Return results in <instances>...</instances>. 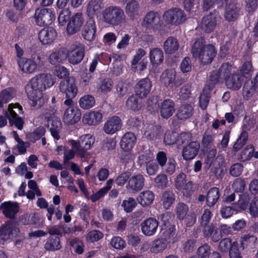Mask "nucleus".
Listing matches in <instances>:
<instances>
[{"label":"nucleus","mask_w":258,"mask_h":258,"mask_svg":"<svg viewBox=\"0 0 258 258\" xmlns=\"http://www.w3.org/2000/svg\"><path fill=\"white\" fill-rule=\"evenodd\" d=\"M258 92V87L252 81H247L244 84L242 95L245 100H248Z\"/></svg>","instance_id":"2f4dec72"},{"label":"nucleus","mask_w":258,"mask_h":258,"mask_svg":"<svg viewBox=\"0 0 258 258\" xmlns=\"http://www.w3.org/2000/svg\"><path fill=\"white\" fill-rule=\"evenodd\" d=\"M152 88V83L148 78L140 80L136 85L135 92L140 98L146 97L150 92Z\"/></svg>","instance_id":"f3484780"},{"label":"nucleus","mask_w":258,"mask_h":258,"mask_svg":"<svg viewBox=\"0 0 258 258\" xmlns=\"http://www.w3.org/2000/svg\"><path fill=\"white\" fill-rule=\"evenodd\" d=\"M54 83L55 79L50 74H40L31 79L25 89L29 99L32 101V106L37 109L44 104L46 100L43 92Z\"/></svg>","instance_id":"f257e3e1"},{"label":"nucleus","mask_w":258,"mask_h":258,"mask_svg":"<svg viewBox=\"0 0 258 258\" xmlns=\"http://www.w3.org/2000/svg\"><path fill=\"white\" fill-rule=\"evenodd\" d=\"M71 12L68 8L62 9L59 13L58 21L60 25L64 26L71 19Z\"/></svg>","instance_id":"4d7b16f0"},{"label":"nucleus","mask_w":258,"mask_h":258,"mask_svg":"<svg viewBox=\"0 0 258 258\" xmlns=\"http://www.w3.org/2000/svg\"><path fill=\"white\" fill-rule=\"evenodd\" d=\"M212 87L210 85H206L199 97V104L200 107L205 110L209 104Z\"/></svg>","instance_id":"c9c22d12"},{"label":"nucleus","mask_w":258,"mask_h":258,"mask_svg":"<svg viewBox=\"0 0 258 258\" xmlns=\"http://www.w3.org/2000/svg\"><path fill=\"white\" fill-rule=\"evenodd\" d=\"M168 241L163 238H158L154 240L150 248V251L153 253H158L163 251L168 245Z\"/></svg>","instance_id":"58836bf2"},{"label":"nucleus","mask_w":258,"mask_h":258,"mask_svg":"<svg viewBox=\"0 0 258 258\" xmlns=\"http://www.w3.org/2000/svg\"><path fill=\"white\" fill-rule=\"evenodd\" d=\"M94 142L95 138L93 135L88 134L81 136L78 141L71 140L69 143L76 151L77 155L85 161L89 157L90 155L87 151L92 148Z\"/></svg>","instance_id":"20e7f679"},{"label":"nucleus","mask_w":258,"mask_h":258,"mask_svg":"<svg viewBox=\"0 0 258 258\" xmlns=\"http://www.w3.org/2000/svg\"><path fill=\"white\" fill-rule=\"evenodd\" d=\"M122 126L121 119L117 116L109 118L104 125V131L107 134L112 135L119 131Z\"/></svg>","instance_id":"a211bd4d"},{"label":"nucleus","mask_w":258,"mask_h":258,"mask_svg":"<svg viewBox=\"0 0 258 258\" xmlns=\"http://www.w3.org/2000/svg\"><path fill=\"white\" fill-rule=\"evenodd\" d=\"M125 12L132 20L137 19L140 15V5L136 0H126Z\"/></svg>","instance_id":"4be33fe9"},{"label":"nucleus","mask_w":258,"mask_h":258,"mask_svg":"<svg viewBox=\"0 0 258 258\" xmlns=\"http://www.w3.org/2000/svg\"><path fill=\"white\" fill-rule=\"evenodd\" d=\"M247 138V133L245 131H242L240 136L233 145V150L236 152L240 150L246 144Z\"/></svg>","instance_id":"5fc2aeb1"},{"label":"nucleus","mask_w":258,"mask_h":258,"mask_svg":"<svg viewBox=\"0 0 258 258\" xmlns=\"http://www.w3.org/2000/svg\"><path fill=\"white\" fill-rule=\"evenodd\" d=\"M175 201V196L171 191H165L162 195L161 201L165 210L169 209Z\"/></svg>","instance_id":"ea45409f"},{"label":"nucleus","mask_w":258,"mask_h":258,"mask_svg":"<svg viewBox=\"0 0 258 258\" xmlns=\"http://www.w3.org/2000/svg\"><path fill=\"white\" fill-rule=\"evenodd\" d=\"M200 149V144L197 141L190 142L184 146L182 149V157L185 160L194 159L197 155Z\"/></svg>","instance_id":"aec40b11"},{"label":"nucleus","mask_w":258,"mask_h":258,"mask_svg":"<svg viewBox=\"0 0 258 258\" xmlns=\"http://www.w3.org/2000/svg\"><path fill=\"white\" fill-rule=\"evenodd\" d=\"M158 225L159 222L155 218H149L142 223V232L146 236H151L156 233Z\"/></svg>","instance_id":"dca6fc26"},{"label":"nucleus","mask_w":258,"mask_h":258,"mask_svg":"<svg viewBox=\"0 0 258 258\" xmlns=\"http://www.w3.org/2000/svg\"><path fill=\"white\" fill-rule=\"evenodd\" d=\"M176 163L174 160L169 159L168 161L163 166L162 169L163 171L169 175H172L174 173L176 169Z\"/></svg>","instance_id":"bf43d9fd"},{"label":"nucleus","mask_w":258,"mask_h":258,"mask_svg":"<svg viewBox=\"0 0 258 258\" xmlns=\"http://www.w3.org/2000/svg\"><path fill=\"white\" fill-rule=\"evenodd\" d=\"M232 243L230 239L226 238L223 239L219 243L218 249L223 252H227L232 247Z\"/></svg>","instance_id":"69168bd1"},{"label":"nucleus","mask_w":258,"mask_h":258,"mask_svg":"<svg viewBox=\"0 0 258 258\" xmlns=\"http://www.w3.org/2000/svg\"><path fill=\"white\" fill-rule=\"evenodd\" d=\"M227 87L232 90H238L241 86L240 77L238 75H232L225 79Z\"/></svg>","instance_id":"a18cd8bd"},{"label":"nucleus","mask_w":258,"mask_h":258,"mask_svg":"<svg viewBox=\"0 0 258 258\" xmlns=\"http://www.w3.org/2000/svg\"><path fill=\"white\" fill-rule=\"evenodd\" d=\"M149 57L151 64L157 67L163 61L164 53L161 49L155 48L150 50Z\"/></svg>","instance_id":"f704fd0d"},{"label":"nucleus","mask_w":258,"mask_h":258,"mask_svg":"<svg viewBox=\"0 0 258 258\" xmlns=\"http://www.w3.org/2000/svg\"><path fill=\"white\" fill-rule=\"evenodd\" d=\"M232 70V65L229 63H224L220 67L219 72L225 80L229 77V75L231 73Z\"/></svg>","instance_id":"e2e57ef3"},{"label":"nucleus","mask_w":258,"mask_h":258,"mask_svg":"<svg viewBox=\"0 0 258 258\" xmlns=\"http://www.w3.org/2000/svg\"><path fill=\"white\" fill-rule=\"evenodd\" d=\"M103 21L112 26L121 25L125 21V15L123 9L116 6H109L102 12Z\"/></svg>","instance_id":"39448f33"},{"label":"nucleus","mask_w":258,"mask_h":258,"mask_svg":"<svg viewBox=\"0 0 258 258\" xmlns=\"http://www.w3.org/2000/svg\"><path fill=\"white\" fill-rule=\"evenodd\" d=\"M154 181L157 185L161 188H164L167 187L168 179L167 176L164 174L157 175L155 178Z\"/></svg>","instance_id":"774afa93"},{"label":"nucleus","mask_w":258,"mask_h":258,"mask_svg":"<svg viewBox=\"0 0 258 258\" xmlns=\"http://www.w3.org/2000/svg\"><path fill=\"white\" fill-rule=\"evenodd\" d=\"M161 84L171 88H177L183 83L182 79H176V73L174 70L167 69L164 71L160 77Z\"/></svg>","instance_id":"6e6552de"},{"label":"nucleus","mask_w":258,"mask_h":258,"mask_svg":"<svg viewBox=\"0 0 258 258\" xmlns=\"http://www.w3.org/2000/svg\"><path fill=\"white\" fill-rule=\"evenodd\" d=\"M0 210L6 217L13 219L18 212L19 207L16 202H5L0 205Z\"/></svg>","instance_id":"6ab92c4d"},{"label":"nucleus","mask_w":258,"mask_h":258,"mask_svg":"<svg viewBox=\"0 0 258 258\" xmlns=\"http://www.w3.org/2000/svg\"><path fill=\"white\" fill-rule=\"evenodd\" d=\"M36 23L40 26L51 24L55 20V14L50 9H37L34 15Z\"/></svg>","instance_id":"0eeeda50"},{"label":"nucleus","mask_w":258,"mask_h":258,"mask_svg":"<svg viewBox=\"0 0 258 258\" xmlns=\"http://www.w3.org/2000/svg\"><path fill=\"white\" fill-rule=\"evenodd\" d=\"M153 155L150 150H147L143 153L138 157V164L140 166H142L145 164L147 165L153 160Z\"/></svg>","instance_id":"6e6d98bb"},{"label":"nucleus","mask_w":258,"mask_h":258,"mask_svg":"<svg viewBox=\"0 0 258 258\" xmlns=\"http://www.w3.org/2000/svg\"><path fill=\"white\" fill-rule=\"evenodd\" d=\"M162 133L161 127L152 124L149 125L146 128L144 135L147 138L152 139L159 136Z\"/></svg>","instance_id":"49530a36"},{"label":"nucleus","mask_w":258,"mask_h":258,"mask_svg":"<svg viewBox=\"0 0 258 258\" xmlns=\"http://www.w3.org/2000/svg\"><path fill=\"white\" fill-rule=\"evenodd\" d=\"M174 185L176 188L179 190L189 191L191 189L192 183L187 181L186 175L182 172L177 174L174 179Z\"/></svg>","instance_id":"5701e85b"},{"label":"nucleus","mask_w":258,"mask_h":258,"mask_svg":"<svg viewBox=\"0 0 258 258\" xmlns=\"http://www.w3.org/2000/svg\"><path fill=\"white\" fill-rule=\"evenodd\" d=\"M211 253V247L207 244H204L200 246L197 250V254L200 258H206Z\"/></svg>","instance_id":"0e129e2a"},{"label":"nucleus","mask_w":258,"mask_h":258,"mask_svg":"<svg viewBox=\"0 0 258 258\" xmlns=\"http://www.w3.org/2000/svg\"><path fill=\"white\" fill-rule=\"evenodd\" d=\"M84 23V18L82 13H77L74 15L69 22L67 27V33L73 35L78 32Z\"/></svg>","instance_id":"ddd939ff"},{"label":"nucleus","mask_w":258,"mask_h":258,"mask_svg":"<svg viewBox=\"0 0 258 258\" xmlns=\"http://www.w3.org/2000/svg\"><path fill=\"white\" fill-rule=\"evenodd\" d=\"M220 197V192L217 187L211 188L207 193L206 200L209 207L213 206L218 201Z\"/></svg>","instance_id":"37998d69"},{"label":"nucleus","mask_w":258,"mask_h":258,"mask_svg":"<svg viewBox=\"0 0 258 258\" xmlns=\"http://www.w3.org/2000/svg\"><path fill=\"white\" fill-rule=\"evenodd\" d=\"M110 244L116 249H122L125 247V242L121 237L114 236L111 239Z\"/></svg>","instance_id":"338daca9"},{"label":"nucleus","mask_w":258,"mask_h":258,"mask_svg":"<svg viewBox=\"0 0 258 258\" xmlns=\"http://www.w3.org/2000/svg\"><path fill=\"white\" fill-rule=\"evenodd\" d=\"M48 120L51 135L55 139L59 140L60 138L59 133L61 125L60 120L55 116L51 117Z\"/></svg>","instance_id":"72a5a7b5"},{"label":"nucleus","mask_w":258,"mask_h":258,"mask_svg":"<svg viewBox=\"0 0 258 258\" xmlns=\"http://www.w3.org/2000/svg\"><path fill=\"white\" fill-rule=\"evenodd\" d=\"M163 19L168 24H179L185 21L186 16L182 10L174 8L165 12Z\"/></svg>","instance_id":"9d476101"},{"label":"nucleus","mask_w":258,"mask_h":258,"mask_svg":"<svg viewBox=\"0 0 258 258\" xmlns=\"http://www.w3.org/2000/svg\"><path fill=\"white\" fill-rule=\"evenodd\" d=\"M96 27L94 20H89L84 26L82 35L85 39L92 41L95 38Z\"/></svg>","instance_id":"393cba45"},{"label":"nucleus","mask_w":258,"mask_h":258,"mask_svg":"<svg viewBox=\"0 0 258 258\" xmlns=\"http://www.w3.org/2000/svg\"><path fill=\"white\" fill-rule=\"evenodd\" d=\"M154 199V194L150 190L141 192L137 199L138 203L143 207L150 205L152 203Z\"/></svg>","instance_id":"4c0bfd02"},{"label":"nucleus","mask_w":258,"mask_h":258,"mask_svg":"<svg viewBox=\"0 0 258 258\" xmlns=\"http://www.w3.org/2000/svg\"><path fill=\"white\" fill-rule=\"evenodd\" d=\"M192 136L189 133H182L177 137L176 144L178 146H185L192 142Z\"/></svg>","instance_id":"8fccbe9b"},{"label":"nucleus","mask_w":258,"mask_h":258,"mask_svg":"<svg viewBox=\"0 0 258 258\" xmlns=\"http://www.w3.org/2000/svg\"><path fill=\"white\" fill-rule=\"evenodd\" d=\"M136 206L137 203L132 198H129L127 200H124L122 204L124 210L127 213L132 212Z\"/></svg>","instance_id":"052dcab7"},{"label":"nucleus","mask_w":258,"mask_h":258,"mask_svg":"<svg viewBox=\"0 0 258 258\" xmlns=\"http://www.w3.org/2000/svg\"><path fill=\"white\" fill-rule=\"evenodd\" d=\"M102 118V114L98 111H91L85 113L83 116V122L89 125H96L99 123Z\"/></svg>","instance_id":"7c9ffc66"},{"label":"nucleus","mask_w":258,"mask_h":258,"mask_svg":"<svg viewBox=\"0 0 258 258\" xmlns=\"http://www.w3.org/2000/svg\"><path fill=\"white\" fill-rule=\"evenodd\" d=\"M188 211V207L183 203H177L175 207V212L177 217L179 220H183Z\"/></svg>","instance_id":"3c124183"},{"label":"nucleus","mask_w":258,"mask_h":258,"mask_svg":"<svg viewBox=\"0 0 258 258\" xmlns=\"http://www.w3.org/2000/svg\"><path fill=\"white\" fill-rule=\"evenodd\" d=\"M45 249L50 251L58 250L61 248L60 244V239L58 237L49 238L44 246Z\"/></svg>","instance_id":"864d4df0"},{"label":"nucleus","mask_w":258,"mask_h":258,"mask_svg":"<svg viewBox=\"0 0 258 258\" xmlns=\"http://www.w3.org/2000/svg\"><path fill=\"white\" fill-rule=\"evenodd\" d=\"M85 47L82 44L76 42L71 46L67 56L70 63L76 64L80 62L84 56Z\"/></svg>","instance_id":"1a4fd4ad"},{"label":"nucleus","mask_w":258,"mask_h":258,"mask_svg":"<svg viewBox=\"0 0 258 258\" xmlns=\"http://www.w3.org/2000/svg\"><path fill=\"white\" fill-rule=\"evenodd\" d=\"M79 103L80 106L84 109H88L93 107L95 104L94 97L89 94L85 95L81 97Z\"/></svg>","instance_id":"c03bdc74"},{"label":"nucleus","mask_w":258,"mask_h":258,"mask_svg":"<svg viewBox=\"0 0 258 258\" xmlns=\"http://www.w3.org/2000/svg\"><path fill=\"white\" fill-rule=\"evenodd\" d=\"M126 106L127 108L133 111L139 110L142 107L141 103L138 102L137 97L134 95L130 96L127 99Z\"/></svg>","instance_id":"603ef678"},{"label":"nucleus","mask_w":258,"mask_h":258,"mask_svg":"<svg viewBox=\"0 0 258 258\" xmlns=\"http://www.w3.org/2000/svg\"><path fill=\"white\" fill-rule=\"evenodd\" d=\"M19 228L15 224L8 221L0 227V244H4L20 233Z\"/></svg>","instance_id":"423d86ee"},{"label":"nucleus","mask_w":258,"mask_h":258,"mask_svg":"<svg viewBox=\"0 0 258 258\" xmlns=\"http://www.w3.org/2000/svg\"><path fill=\"white\" fill-rule=\"evenodd\" d=\"M243 170V165L239 163H236L232 165L230 167L229 173L232 176L238 177L241 175Z\"/></svg>","instance_id":"680f3d73"},{"label":"nucleus","mask_w":258,"mask_h":258,"mask_svg":"<svg viewBox=\"0 0 258 258\" xmlns=\"http://www.w3.org/2000/svg\"><path fill=\"white\" fill-rule=\"evenodd\" d=\"M67 58L65 51L62 49H59L53 51L48 58L49 62L52 65H57L63 63Z\"/></svg>","instance_id":"473e14b6"},{"label":"nucleus","mask_w":258,"mask_h":258,"mask_svg":"<svg viewBox=\"0 0 258 258\" xmlns=\"http://www.w3.org/2000/svg\"><path fill=\"white\" fill-rule=\"evenodd\" d=\"M145 178L142 174L132 176L128 180L126 188L130 191L136 192L141 190L144 185Z\"/></svg>","instance_id":"412c9836"},{"label":"nucleus","mask_w":258,"mask_h":258,"mask_svg":"<svg viewBox=\"0 0 258 258\" xmlns=\"http://www.w3.org/2000/svg\"><path fill=\"white\" fill-rule=\"evenodd\" d=\"M159 22V18L158 15L154 12H150L145 16L142 25L149 29L155 30L157 28Z\"/></svg>","instance_id":"a878e982"},{"label":"nucleus","mask_w":258,"mask_h":258,"mask_svg":"<svg viewBox=\"0 0 258 258\" xmlns=\"http://www.w3.org/2000/svg\"><path fill=\"white\" fill-rule=\"evenodd\" d=\"M103 8L102 0H89L86 7V13L89 20H94L95 17H97Z\"/></svg>","instance_id":"f8f14e48"},{"label":"nucleus","mask_w":258,"mask_h":258,"mask_svg":"<svg viewBox=\"0 0 258 258\" xmlns=\"http://www.w3.org/2000/svg\"><path fill=\"white\" fill-rule=\"evenodd\" d=\"M12 106H9V112H6V116L8 118L11 125H14L18 130H21L23 127L24 121L18 116L15 110L12 109Z\"/></svg>","instance_id":"c85d7f7f"},{"label":"nucleus","mask_w":258,"mask_h":258,"mask_svg":"<svg viewBox=\"0 0 258 258\" xmlns=\"http://www.w3.org/2000/svg\"><path fill=\"white\" fill-rule=\"evenodd\" d=\"M59 90L67 98H74L78 93L75 79L71 77L62 80L59 84Z\"/></svg>","instance_id":"9b49d317"},{"label":"nucleus","mask_w":258,"mask_h":258,"mask_svg":"<svg viewBox=\"0 0 258 258\" xmlns=\"http://www.w3.org/2000/svg\"><path fill=\"white\" fill-rule=\"evenodd\" d=\"M250 197L249 194L245 192L239 195L238 201L234 204V209L237 212H241L248 209Z\"/></svg>","instance_id":"c756f323"},{"label":"nucleus","mask_w":258,"mask_h":258,"mask_svg":"<svg viewBox=\"0 0 258 258\" xmlns=\"http://www.w3.org/2000/svg\"><path fill=\"white\" fill-rule=\"evenodd\" d=\"M56 37V32L52 27L42 29L39 33V39L43 44L52 42Z\"/></svg>","instance_id":"b1692460"},{"label":"nucleus","mask_w":258,"mask_h":258,"mask_svg":"<svg viewBox=\"0 0 258 258\" xmlns=\"http://www.w3.org/2000/svg\"><path fill=\"white\" fill-rule=\"evenodd\" d=\"M163 48L166 53L172 54L179 48V43L176 38L168 37L164 43Z\"/></svg>","instance_id":"e433bc0d"},{"label":"nucleus","mask_w":258,"mask_h":258,"mask_svg":"<svg viewBox=\"0 0 258 258\" xmlns=\"http://www.w3.org/2000/svg\"><path fill=\"white\" fill-rule=\"evenodd\" d=\"M254 151V147L251 145H247L240 152L238 159L241 162H244L249 160L253 156V152Z\"/></svg>","instance_id":"de8ad7c7"},{"label":"nucleus","mask_w":258,"mask_h":258,"mask_svg":"<svg viewBox=\"0 0 258 258\" xmlns=\"http://www.w3.org/2000/svg\"><path fill=\"white\" fill-rule=\"evenodd\" d=\"M45 55L41 52H34L30 58H21L18 60L20 70L26 74H32L44 67L45 63Z\"/></svg>","instance_id":"7ed1b4c3"},{"label":"nucleus","mask_w":258,"mask_h":258,"mask_svg":"<svg viewBox=\"0 0 258 258\" xmlns=\"http://www.w3.org/2000/svg\"><path fill=\"white\" fill-rule=\"evenodd\" d=\"M81 116V111L76 106L68 107L64 113L63 120L66 124H73L80 120Z\"/></svg>","instance_id":"2eb2a0df"},{"label":"nucleus","mask_w":258,"mask_h":258,"mask_svg":"<svg viewBox=\"0 0 258 258\" xmlns=\"http://www.w3.org/2000/svg\"><path fill=\"white\" fill-rule=\"evenodd\" d=\"M191 52L192 56L203 64L211 63L216 54L215 47L211 44L206 45L202 38H199L196 40L192 46Z\"/></svg>","instance_id":"f03ea898"},{"label":"nucleus","mask_w":258,"mask_h":258,"mask_svg":"<svg viewBox=\"0 0 258 258\" xmlns=\"http://www.w3.org/2000/svg\"><path fill=\"white\" fill-rule=\"evenodd\" d=\"M136 141L135 135L131 132L125 133L120 141V147L124 151H129L134 147Z\"/></svg>","instance_id":"bb28decb"},{"label":"nucleus","mask_w":258,"mask_h":258,"mask_svg":"<svg viewBox=\"0 0 258 258\" xmlns=\"http://www.w3.org/2000/svg\"><path fill=\"white\" fill-rule=\"evenodd\" d=\"M249 213L252 217H258V197H254L248 207Z\"/></svg>","instance_id":"13d9d810"},{"label":"nucleus","mask_w":258,"mask_h":258,"mask_svg":"<svg viewBox=\"0 0 258 258\" xmlns=\"http://www.w3.org/2000/svg\"><path fill=\"white\" fill-rule=\"evenodd\" d=\"M175 111L174 102L170 99L163 101L160 106V115L164 118L170 117Z\"/></svg>","instance_id":"cd10ccee"},{"label":"nucleus","mask_w":258,"mask_h":258,"mask_svg":"<svg viewBox=\"0 0 258 258\" xmlns=\"http://www.w3.org/2000/svg\"><path fill=\"white\" fill-rule=\"evenodd\" d=\"M15 96V91L12 88H7L3 90L0 94V100L1 106L3 103H7L10 101Z\"/></svg>","instance_id":"09e8293b"},{"label":"nucleus","mask_w":258,"mask_h":258,"mask_svg":"<svg viewBox=\"0 0 258 258\" xmlns=\"http://www.w3.org/2000/svg\"><path fill=\"white\" fill-rule=\"evenodd\" d=\"M218 17L219 15L216 13H212L204 16L200 24L201 29L207 33L213 31L216 26Z\"/></svg>","instance_id":"4468645a"},{"label":"nucleus","mask_w":258,"mask_h":258,"mask_svg":"<svg viewBox=\"0 0 258 258\" xmlns=\"http://www.w3.org/2000/svg\"><path fill=\"white\" fill-rule=\"evenodd\" d=\"M239 8L236 4L231 3L227 7L225 13V18L228 21H235L238 16Z\"/></svg>","instance_id":"79ce46f5"},{"label":"nucleus","mask_w":258,"mask_h":258,"mask_svg":"<svg viewBox=\"0 0 258 258\" xmlns=\"http://www.w3.org/2000/svg\"><path fill=\"white\" fill-rule=\"evenodd\" d=\"M193 107L189 104H182L177 110V116L180 119H186L189 118L193 113Z\"/></svg>","instance_id":"a19ab883"}]
</instances>
